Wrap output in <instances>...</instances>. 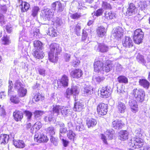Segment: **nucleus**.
I'll use <instances>...</instances> for the list:
<instances>
[{
	"label": "nucleus",
	"instance_id": "f257e3e1",
	"mask_svg": "<svg viewBox=\"0 0 150 150\" xmlns=\"http://www.w3.org/2000/svg\"><path fill=\"white\" fill-rule=\"evenodd\" d=\"M50 49L48 53L49 60L52 62H56L58 60L57 55L61 51V48L59 44L53 43L50 45Z\"/></svg>",
	"mask_w": 150,
	"mask_h": 150
},
{
	"label": "nucleus",
	"instance_id": "f03ea898",
	"mask_svg": "<svg viewBox=\"0 0 150 150\" xmlns=\"http://www.w3.org/2000/svg\"><path fill=\"white\" fill-rule=\"evenodd\" d=\"M79 88L76 85H72L71 88H68L66 90L65 93V96L67 98H69L71 95L76 96L78 95L80 91Z\"/></svg>",
	"mask_w": 150,
	"mask_h": 150
},
{
	"label": "nucleus",
	"instance_id": "7ed1b4c3",
	"mask_svg": "<svg viewBox=\"0 0 150 150\" xmlns=\"http://www.w3.org/2000/svg\"><path fill=\"white\" fill-rule=\"evenodd\" d=\"M129 144L130 147L134 148H139L144 144L143 140L139 138H133L130 140Z\"/></svg>",
	"mask_w": 150,
	"mask_h": 150
},
{
	"label": "nucleus",
	"instance_id": "20e7f679",
	"mask_svg": "<svg viewBox=\"0 0 150 150\" xmlns=\"http://www.w3.org/2000/svg\"><path fill=\"white\" fill-rule=\"evenodd\" d=\"M132 93L138 101L142 102L144 100L145 93L143 89L140 88L134 89Z\"/></svg>",
	"mask_w": 150,
	"mask_h": 150
},
{
	"label": "nucleus",
	"instance_id": "39448f33",
	"mask_svg": "<svg viewBox=\"0 0 150 150\" xmlns=\"http://www.w3.org/2000/svg\"><path fill=\"white\" fill-rule=\"evenodd\" d=\"M144 36V33L142 30L138 29L134 32L133 39L134 42L137 44H139L142 42Z\"/></svg>",
	"mask_w": 150,
	"mask_h": 150
},
{
	"label": "nucleus",
	"instance_id": "423d86ee",
	"mask_svg": "<svg viewBox=\"0 0 150 150\" xmlns=\"http://www.w3.org/2000/svg\"><path fill=\"white\" fill-rule=\"evenodd\" d=\"M97 111L99 115H106L108 111L107 105L103 103L99 104L97 107Z\"/></svg>",
	"mask_w": 150,
	"mask_h": 150
},
{
	"label": "nucleus",
	"instance_id": "0eeeda50",
	"mask_svg": "<svg viewBox=\"0 0 150 150\" xmlns=\"http://www.w3.org/2000/svg\"><path fill=\"white\" fill-rule=\"evenodd\" d=\"M103 60L102 59L96 60L94 64V71L98 73L103 72Z\"/></svg>",
	"mask_w": 150,
	"mask_h": 150
},
{
	"label": "nucleus",
	"instance_id": "6e6552de",
	"mask_svg": "<svg viewBox=\"0 0 150 150\" xmlns=\"http://www.w3.org/2000/svg\"><path fill=\"white\" fill-rule=\"evenodd\" d=\"M43 11L42 17L45 21H49L52 18L54 15L52 10L46 8Z\"/></svg>",
	"mask_w": 150,
	"mask_h": 150
},
{
	"label": "nucleus",
	"instance_id": "1a4fd4ad",
	"mask_svg": "<svg viewBox=\"0 0 150 150\" xmlns=\"http://www.w3.org/2000/svg\"><path fill=\"white\" fill-rule=\"evenodd\" d=\"M112 92V89L109 86L103 87L100 90L101 96L102 97L108 98Z\"/></svg>",
	"mask_w": 150,
	"mask_h": 150
},
{
	"label": "nucleus",
	"instance_id": "9d476101",
	"mask_svg": "<svg viewBox=\"0 0 150 150\" xmlns=\"http://www.w3.org/2000/svg\"><path fill=\"white\" fill-rule=\"evenodd\" d=\"M48 139L46 136H45L43 134H36L34 136V141L38 143L42 142H47Z\"/></svg>",
	"mask_w": 150,
	"mask_h": 150
},
{
	"label": "nucleus",
	"instance_id": "9b49d317",
	"mask_svg": "<svg viewBox=\"0 0 150 150\" xmlns=\"http://www.w3.org/2000/svg\"><path fill=\"white\" fill-rule=\"evenodd\" d=\"M124 30L120 27H117L114 30L113 35L117 39L120 38L123 35Z\"/></svg>",
	"mask_w": 150,
	"mask_h": 150
},
{
	"label": "nucleus",
	"instance_id": "f8f14e48",
	"mask_svg": "<svg viewBox=\"0 0 150 150\" xmlns=\"http://www.w3.org/2000/svg\"><path fill=\"white\" fill-rule=\"evenodd\" d=\"M13 116L16 121H21L23 117V113L21 111L16 110L13 112Z\"/></svg>",
	"mask_w": 150,
	"mask_h": 150
},
{
	"label": "nucleus",
	"instance_id": "ddd939ff",
	"mask_svg": "<svg viewBox=\"0 0 150 150\" xmlns=\"http://www.w3.org/2000/svg\"><path fill=\"white\" fill-rule=\"evenodd\" d=\"M122 45L125 47H130L133 46V43L131 38L126 36L125 40L122 42Z\"/></svg>",
	"mask_w": 150,
	"mask_h": 150
},
{
	"label": "nucleus",
	"instance_id": "4468645a",
	"mask_svg": "<svg viewBox=\"0 0 150 150\" xmlns=\"http://www.w3.org/2000/svg\"><path fill=\"white\" fill-rule=\"evenodd\" d=\"M135 10L136 7L134 5L133 3H130L126 12L127 15L129 16L134 14Z\"/></svg>",
	"mask_w": 150,
	"mask_h": 150
},
{
	"label": "nucleus",
	"instance_id": "2eb2a0df",
	"mask_svg": "<svg viewBox=\"0 0 150 150\" xmlns=\"http://www.w3.org/2000/svg\"><path fill=\"white\" fill-rule=\"evenodd\" d=\"M33 54L34 57L38 59H42L45 56L43 52L39 49H34Z\"/></svg>",
	"mask_w": 150,
	"mask_h": 150
},
{
	"label": "nucleus",
	"instance_id": "dca6fc26",
	"mask_svg": "<svg viewBox=\"0 0 150 150\" xmlns=\"http://www.w3.org/2000/svg\"><path fill=\"white\" fill-rule=\"evenodd\" d=\"M83 74L82 71L79 69H76L71 71L70 75L74 78H78L81 76Z\"/></svg>",
	"mask_w": 150,
	"mask_h": 150
},
{
	"label": "nucleus",
	"instance_id": "f3484780",
	"mask_svg": "<svg viewBox=\"0 0 150 150\" xmlns=\"http://www.w3.org/2000/svg\"><path fill=\"white\" fill-rule=\"evenodd\" d=\"M129 105L130 106L132 111L136 112L138 110V106L136 101L133 99H131L129 101Z\"/></svg>",
	"mask_w": 150,
	"mask_h": 150
},
{
	"label": "nucleus",
	"instance_id": "a211bd4d",
	"mask_svg": "<svg viewBox=\"0 0 150 150\" xmlns=\"http://www.w3.org/2000/svg\"><path fill=\"white\" fill-rule=\"evenodd\" d=\"M124 126L121 121L116 120L112 122V127L115 129H121Z\"/></svg>",
	"mask_w": 150,
	"mask_h": 150
},
{
	"label": "nucleus",
	"instance_id": "6ab92c4d",
	"mask_svg": "<svg viewBox=\"0 0 150 150\" xmlns=\"http://www.w3.org/2000/svg\"><path fill=\"white\" fill-rule=\"evenodd\" d=\"M104 66L103 67V71L108 72L111 70L112 68V62L109 60H107L104 62Z\"/></svg>",
	"mask_w": 150,
	"mask_h": 150
},
{
	"label": "nucleus",
	"instance_id": "aec40b11",
	"mask_svg": "<svg viewBox=\"0 0 150 150\" xmlns=\"http://www.w3.org/2000/svg\"><path fill=\"white\" fill-rule=\"evenodd\" d=\"M106 30L103 26L98 27L97 30V34L101 37H103L106 33Z\"/></svg>",
	"mask_w": 150,
	"mask_h": 150
},
{
	"label": "nucleus",
	"instance_id": "412c9836",
	"mask_svg": "<svg viewBox=\"0 0 150 150\" xmlns=\"http://www.w3.org/2000/svg\"><path fill=\"white\" fill-rule=\"evenodd\" d=\"M98 47V51L103 53L107 52L109 49L108 46L103 43L99 44Z\"/></svg>",
	"mask_w": 150,
	"mask_h": 150
},
{
	"label": "nucleus",
	"instance_id": "4be33fe9",
	"mask_svg": "<svg viewBox=\"0 0 150 150\" xmlns=\"http://www.w3.org/2000/svg\"><path fill=\"white\" fill-rule=\"evenodd\" d=\"M13 144L16 147L19 148H23L25 146L24 142L22 140H14Z\"/></svg>",
	"mask_w": 150,
	"mask_h": 150
},
{
	"label": "nucleus",
	"instance_id": "5701e85b",
	"mask_svg": "<svg viewBox=\"0 0 150 150\" xmlns=\"http://www.w3.org/2000/svg\"><path fill=\"white\" fill-rule=\"evenodd\" d=\"M117 108L119 112L123 113L126 109V106L125 103L119 101L117 105Z\"/></svg>",
	"mask_w": 150,
	"mask_h": 150
},
{
	"label": "nucleus",
	"instance_id": "b1692460",
	"mask_svg": "<svg viewBox=\"0 0 150 150\" xmlns=\"http://www.w3.org/2000/svg\"><path fill=\"white\" fill-rule=\"evenodd\" d=\"M129 135V133L127 131H121L119 132V139L122 140H125L128 139Z\"/></svg>",
	"mask_w": 150,
	"mask_h": 150
},
{
	"label": "nucleus",
	"instance_id": "393cba45",
	"mask_svg": "<svg viewBox=\"0 0 150 150\" xmlns=\"http://www.w3.org/2000/svg\"><path fill=\"white\" fill-rule=\"evenodd\" d=\"M60 83L64 87L67 86L68 85L69 79L66 75L62 76V78L59 80Z\"/></svg>",
	"mask_w": 150,
	"mask_h": 150
},
{
	"label": "nucleus",
	"instance_id": "a878e982",
	"mask_svg": "<svg viewBox=\"0 0 150 150\" xmlns=\"http://www.w3.org/2000/svg\"><path fill=\"white\" fill-rule=\"evenodd\" d=\"M9 139V136L6 134L0 135V144H4L7 142Z\"/></svg>",
	"mask_w": 150,
	"mask_h": 150
},
{
	"label": "nucleus",
	"instance_id": "bb28decb",
	"mask_svg": "<svg viewBox=\"0 0 150 150\" xmlns=\"http://www.w3.org/2000/svg\"><path fill=\"white\" fill-rule=\"evenodd\" d=\"M70 110V108L62 106L60 111L62 115L67 116L69 114V112H71Z\"/></svg>",
	"mask_w": 150,
	"mask_h": 150
},
{
	"label": "nucleus",
	"instance_id": "cd10ccee",
	"mask_svg": "<svg viewBox=\"0 0 150 150\" xmlns=\"http://www.w3.org/2000/svg\"><path fill=\"white\" fill-rule=\"evenodd\" d=\"M62 106L58 105H52V111L53 113V115L54 113L56 114V116H58L59 113V111H61V109Z\"/></svg>",
	"mask_w": 150,
	"mask_h": 150
},
{
	"label": "nucleus",
	"instance_id": "c85d7f7f",
	"mask_svg": "<svg viewBox=\"0 0 150 150\" xmlns=\"http://www.w3.org/2000/svg\"><path fill=\"white\" fill-rule=\"evenodd\" d=\"M139 83L140 85L147 89L149 88L150 85L149 82L145 79H140Z\"/></svg>",
	"mask_w": 150,
	"mask_h": 150
},
{
	"label": "nucleus",
	"instance_id": "c756f323",
	"mask_svg": "<svg viewBox=\"0 0 150 150\" xmlns=\"http://www.w3.org/2000/svg\"><path fill=\"white\" fill-rule=\"evenodd\" d=\"M83 106L84 105L82 103L77 102L75 104L73 109L75 111L79 112L82 110Z\"/></svg>",
	"mask_w": 150,
	"mask_h": 150
},
{
	"label": "nucleus",
	"instance_id": "7c9ffc66",
	"mask_svg": "<svg viewBox=\"0 0 150 150\" xmlns=\"http://www.w3.org/2000/svg\"><path fill=\"white\" fill-rule=\"evenodd\" d=\"M105 17L107 19H112L115 17V14L111 11H106L105 13Z\"/></svg>",
	"mask_w": 150,
	"mask_h": 150
},
{
	"label": "nucleus",
	"instance_id": "2f4dec72",
	"mask_svg": "<svg viewBox=\"0 0 150 150\" xmlns=\"http://www.w3.org/2000/svg\"><path fill=\"white\" fill-rule=\"evenodd\" d=\"M47 33L48 35L52 37L56 36L57 35V30L53 27L49 28Z\"/></svg>",
	"mask_w": 150,
	"mask_h": 150
},
{
	"label": "nucleus",
	"instance_id": "473e14b6",
	"mask_svg": "<svg viewBox=\"0 0 150 150\" xmlns=\"http://www.w3.org/2000/svg\"><path fill=\"white\" fill-rule=\"evenodd\" d=\"M134 135L137 137H141L144 134L143 130L140 128L136 129L134 132Z\"/></svg>",
	"mask_w": 150,
	"mask_h": 150
},
{
	"label": "nucleus",
	"instance_id": "72a5a7b5",
	"mask_svg": "<svg viewBox=\"0 0 150 150\" xmlns=\"http://www.w3.org/2000/svg\"><path fill=\"white\" fill-rule=\"evenodd\" d=\"M105 134L107 136L109 139H113L115 134V131L112 129L107 130L105 132Z\"/></svg>",
	"mask_w": 150,
	"mask_h": 150
},
{
	"label": "nucleus",
	"instance_id": "f704fd0d",
	"mask_svg": "<svg viewBox=\"0 0 150 150\" xmlns=\"http://www.w3.org/2000/svg\"><path fill=\"white\" fill-rule=\"evenodd\" d=\"M96 120L94 119H90L87 121L86 124L88 128L93 127L96 125Z\"/></svg>",
	"mask_w": 150,
	"mask_h": 150
},
{
	"label": "nucleus",
	"instance_id": "c9c22d12",
	"mask_svg": "<svg viewBox=\"0 0 150 150\" xmlns=\"http://www.w3.org/2000/svg\"><path fill=\"white\" fill-rule=\"evenodd\" d=\"M44 96L41 94L40 93H36L33 99V102H38L40 100H42L44 99Z\"/></svg>",
	"mask_w": 150,
	"mask_h": 150
},
{
	"label": "nucleus",
	"instance_id": "e433bc0d",
	"mask_svg": "<svg viewBox=\"0 0 150 150\" xmlns=\"http://www.w3.org/2000/svg\"><path fill=\"white\" fill-rule=\"evenodd\" d=\"M34 49L42 50L43 48V44L41 42L38 40H36L33 42Z\"/></svg>",
	"mask_w": 150,
	"mask_h": 150
},
{
	"label": "nucleus",
	"instance_id": "4c0bfd02",
	"mask_svg": "<svg viewBox=\"0 0 150 150\" xmlns=\"http://www.w3.org/2000/svg\"><path fill=\"white\" fill-rule=\"evenodd\" d=\"M83 91L84 94L87 95H91L93 93L92 88L90 86H86L84 88Z\"/></svg>",
	"mask_w": 150,
	"mask_h": 150
},
{
	"label": "nucleus",
	"instance_id": "58836bf2",
	"mask_svg": "<svg viewBox=\"0 0 150 150\" xmlns=\"http://www.w3.org/2000/svg\"><path fill=\"white\" fill-rule=\"evenodd\" d=\"M17 91L18 95L20 97H23L25 96L27 93L26 89L23 87L18 90Z\"/></svg>",
	"mask_w": 150,
	"mask_h": 150
},
{
	"label": "nucleus",
	"instance_id": "ea45409f",
	"mask_svg": "<svg viewBox=\"0 0 150 150\" xmlns=\"http://www.w3.org/2000/svg\"><path fill=\"white\" fill-rule=\"evenodd\" d=\"M118 81L120 83H127L128 82L127 78L125 76H120L117 78Z\"/></svg>",
	"mask_w": 150,
	"mask_h": 150
},
{
	"label": "nucleus",
	"instance_id": "a19ab883",
	"mask_svg": "<svg viewBox=\"0 0 150 150\" xmlns=\"http://www.w3.org/2000/svg\"><path fill=\"white\" fill-rule=\"evenodd\" d=\"M22 6L21 10L22 12H25L28 10L30 7V5L28 3L25 2H23L21 4Z\"/></svg>",
	"mask_w": 150,
	"mask_h": 150
},
{
	"label": "nucleus",
	"instance_id": "79ce46f5",
	"mask_svg": "<svg viewBox=\"0 0 150 150\" xmlns=\"http://www.w3.org/2000/svg\"><path fill=\"white\" fill-rule=\"evenodd\" d=\"M23 87V86L21 81L18 80H16L14 84V88L17 90Z\"/></svg>",
	"mask_w": 150,
	"mask_h": 150
},
{
	"label": "nucleus",
	"instance_id": "37998d69",
	"mask_svg": "<svg viewBox=\"0 0 150 150\" xmlns=\"http://www.w3.org/2000/svg\"><path fill=\"white\" fill-rule=\"evenodd\" d=\"M136 59L139 62L142 64L143 65H145L146 62L143 56L142 55L138 54L136 57Z\"/></svg>",
	"mask_w": 150,
	"mask_h": 150
},
{
	"label": "nucleus",
	"instance_id": "c03bdc74",
	"mask_svg": "<svg viewBox=\"0 0 150 150\" xmlns=\"http://www.w3.org/2000/svg\"><path fill=\"white\" fill-rule=\"evenodd\" d=\"M40 10L39 7L37 6H35L33 8L32 10L31 15L33 17L37 16L38 14V11Z\"/></svg>",
	"mask_w": 150,
	"mask_h": 150
},
{
	"label": "nucleus",
	"instance_id": "a18cd8bd",
	"mask_svg": "<svg viewBox=\"0 0 150 150\" xmlns=\"http://www.w3.org/2000/svg\"><path fill=\"white\" fill-rule=\"evenodd\" d=\"M46 131L47 133L50 136L54 134L55 133L54 127L52 126L49 127L47 128Z\"/></svg>",
	"mask_w": 150,
	"mask_h": 150
},
{
	"label": "nucleus",
	"instance_id": "49530a36",
	"mask_svg": "<svg viewBox=\"0 0 150 150\" xmlns=\"http://www.w3.org/2000/svg\"><path fill=\"white\" fill-rule=\"evenodd\" d=\"M102 6L104 9H111L112 6L111 5L107 2L103 1L102 4Z\"/></svg>",
	"mask_w": 150,
	"mask_h": 150
},
{
	"label": "nucleus",
	"instance_id": "de8ad7c7",
	"mask_svg": "<svg viewBox=\"0 0 150 150\" xmlns=\"http://www.w3.org/2000/svg\"><path fill=\"white\" fill-rule=\"evenodd\" d=\"M2 43L4 45H8L11 42L9 40V37L7 36H4L2 39Z\"/></svg>",
	"mask_w": 150,
	"mask_h": 150
},
{
	"label": "nucleus",
	"instance_id": "09e8293b",
	"mask_svg": "<svg viewBox=\"0 0 150 150\" xmlns=\"http://www.w3.org/2000/svg\"><path fill=\"white\" fill-rule=\"evenodd\" d=\"M67 136L68 138L71 140H73L76 135L71 130H69L67 132Z\"/></svg>",
	"mask_w": 150,
	"mask_h": 150
},
{
	"label": "nucleus",
	"instance_id": "8fccbe9b",
	"mask_svg": "<svg viewBox=\"0 0 150 150\" xmlns=\"http://www.w3.org/2000/svg\"><path fill=\"white\" fill-rule=\"evenodd\" d=\"M104 12V10L103 8H99L96 11L92 13V15L93 14L97 16H101Z\"/></svg>",
	"mask_w": 150,
	"mask_h": 150
},
{
	"label": "nucleus",
	"instance_id": "3c124183",
	"mask_svg": "<svg viewBox=\"0 0 150 150\" xmlns=\"http://www.w3.org/2000/svg\"><path fill=\"white\" fill-rule=\"evenodd\" d=\"M45 114V112L43 111L36 110L34 112V114L36 118L38 117L42 116Z\"/></svg>",
	"mask_w": 150,
	"mask_h": 150
},
{
	"label": "nucleus",
	"instance_id": "603ef678",
	"mask_svg": "<svg viewBox=\"0 0 150 150\" xmlns=\"http://www.w3.org/2000/svg\"><path fill=\"white\" fill-rule=\"evenodd\" d=\"M81 29V24L78 23L74 29L76 34L78 36L80 35Z\"/></svg>",
	"mask_w": 150,
	"mask_h": 150
},
{
	"label": "nucleus",
	"instance_id": "864d4df0",
	"mask_svg": "<svg viewBox=\"0 0 150 150\" xmlns=\"http://www.w3.org/2000/svg\"><path fill=\"white\" fill-rule=\"evenodd\" d=\"M10 100L12 102L15 103H17L19 101L18 97L16 95L11 96L10 97Z\"/></svg>",
	"mask_w": 150,
	"mask_h": 150
},
{
	"label": "nucleus",
	"instance_id": "5fc2aeb1",
	"mask_svg": "<svg viewBox=\"0 0 150 150\" xmlns=\"http://www.w3.org/2000/svg\"><path fill=\"white\" fill-rule=\"evenodd\" d=\"M81 16V13H76L71 14L70 17L71 18L73 19H78L80 18Z\"/></svg>",
	"mask_w": 150,
	"mask_h": 150
},
{
	"label": "nucleus",
	"instance_id": "6e6d98bb",
	"mask_svg": "<svg viewBox=\"0 0 150 150\" xmlns=\"http://www.w3.org/2000/svg\"><path fill=\"white\" fill-rule=\"evenodd\" d=\"M80 62V61L77 58H75L72 61L71 64L74 67H76L79 65Z\"/></svg>",
	"mask_w": 150,
	"mask_h": 150
},
{
	"label": "nucleus",
	"instance_id": "4d7b16f0",
	"mask_svg": "<svg viewBox=\"0 0 150 150\" xmlns=\"http://www.w3.org/2000/svg\"><path fill=\"white\" fill-rule=\"evenodd\" d=\"M53 114L51 113L50 115H49L45 116L44 118L45 121L46 122H50L51 121L53 118Z\"/></svg>",
	"mask_w": 150,
	"mask_h": 150
},
{
	"label": "nucleus",
	"instance_id": "13d9d810",
	"mask_svg": "<svg viewBox=\"0 0 150 150\" xmlns=\"http://www.w3.org/2000/svg\"><path fill=\"white\" fill-rule=\"evenodd\" d=\"M38 71L39 74L43 76H45L47 74V72L45 69L43 68H39L38 69Z\"/></svg>",
	"mask_w": 150,
	"mask_h": 150
},
{
	"label": "nucleus",
	"instance_id": "bf43d9fd",
	"mask_svg": "<svg viewBox=\"0 0 150 150\" xmlns=\"http://www.w3.org/2000/svg\"><path fill=\"white\" fill-rule=\"evenodd\" d=\"M40 34L39 29L38 28H35L33 31V35L34 37L36 38L39 37Z\"/></svg>",
	"mask_w": 150,
	"mask_h": 150
},
{
	"label": "nucleus",
	"instance_id": "052dcab7",
	"mask_svg": "<svg viewBox=\"0 0 150 150\" xmlns=\"http://www.w3.org/2000/svg\"><path fill=\"white\" fill-rule=\"evenodd\" d=\"M50 140L51 142L55 146L58 145V139L53 137L52 136H50Z\"/></svg>",
	"mask_w": 150,
	"mask_h": 150
},
{
	"label": "nucleus",
	"instance_id": "680f3d73",
	"mask_svg": "<svg viewBox=\"0 0 150 150\" xmlns=\"http://www.w3.org/2000/svg\"><path fill=\"white\" fill-rule=\"evenodd\" d=\"M8 84H9V85H8V94H9L11 93V92H12V89L13 88V84L12 81H9Z\"/></svg>",
	"mask_w": 150,
	"mask_h": 150
},
{
	"label": "nucleus",
	"instance_id": "e2e57ef3",
	"mask_svg": "<svg viewBox=\"0 0 150 150\" xmlns=\"http://www.w3.org/2000/svg\"><path fill=\"white\" fill-rule=\"evenodd\" d=\"M24 113L25 114L27 119L28 121L30 120L31 119L32 115V113L29 111L25 110L24 112Z\"/></svg>",
	"mask_w": 150,
	"mask_h": 150
},
{
	"label": "nucleus",
	"instance_id": "0e129e2a",
	"mask_svg": "<svg viewBox=\"0 0 150 150\" xmlns=\"http://www.w3.org/2000/svg\"><path fill=\"white\" fill-rule=\"evenodd\" d=\"M57 10L59 12H62L63 11L64 8L62 4L60 2L58 1L57 3Z\"/></svg>",
	"mask_w": 150,
	"mask_h": 150
},
{
	"label": "nucleus",
	"instance_id": "69168bd1",
	"mask_svg": "<svg viewBox=\"0 0 150 150\" xmlns=\"http://www.w3.org/2000/svg\"><path fill=\"white\" fill-rule=\"evenodd\" d=\"M7 8L5 5H0V13H5L6 11Z\"/></svg>",
	"mask_w": 150,
	"mask_h": 150
},
{
	"label": "nucleus",
	"instance_id": "338daca9",
	"mask_svg": "<svg viewBox=\"0 0 150 150\" xmlns=\"http://www.w3.org/2000/svg\"><path fill=\"white\" fill-rule=\"evenodd\" d=\"M36 129H39L42 127L41 122L40 121H37L34 125Z\"/></svg>",
	"mask_w": 150,
	"mask_h": 150
},
{
	"label": "nucleus",
	"instance_id": "774afa93",
	"mask_svg": "<svg viewBox=\"0 0 150 150\" xmlns=\"http://www.w3.org/2000/svg\"><path fill=\"white\" fill-rule=\"evenodd\" d=\"M94 81H96L98 83H100L101 81H103L105 78L103 77H100L99 76L95 77V78H94Z\"/></svg>",
	"mask_w": 150,
	"mask_h": 150
}]
</instances>
